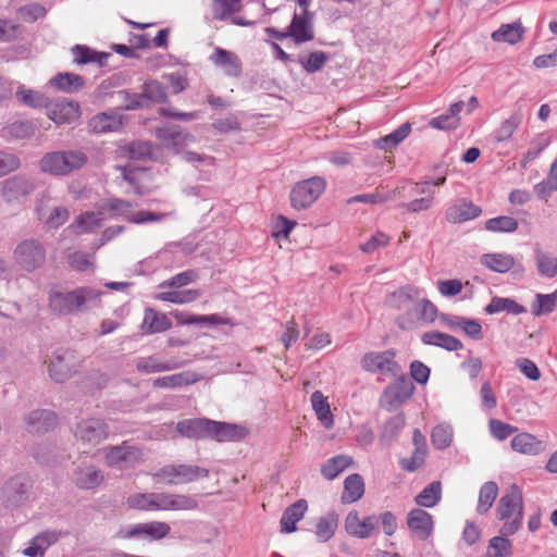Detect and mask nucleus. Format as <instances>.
Wrapping results in <instances>:
<instances>
[{"mask_svg":"<svg viewBox=\"0 0 557 557\" xmlns=\"http://www.w3.org/2000/svg\"><path fill=\"white\" fill-rule=\"evenodd\" d=\"M366 491L362 476L358 473L348 475L344 481V491L342 493L343 504H352L359 500Z\"/></svg>","mask_w":557,"mask_h":557,"instance_id":"34","label":"nucleus"},{"mask_svg":"<svg viewBox=\"0 0 557 557\" xmlns=\"http://www.w3.org/2000/svg\"><path fill=\"white\" fill-rule=\"evenodd\" d=\"M411 132V124L404 123L393 133L376 140L375 145L380 149H392L399 145Z\"/></svg>","mask_w":557,"mask_h":557,"instance_id":"53","label":"nucleus"},{"mask_svg":"<svg viewBox=\"0 0 557 557\" xmlns=\"http://www.w3.org/2000/svg\"><path fill=\"white\" fill-rule=\"evenodd\" d=\"M400 195V189H385V188H376L373 193L370 194H361L351 197L348 199V203L351 202H364L371 205L384 203L386 201L395 200Z\"/></svg>","mask_w":557,"mask_h":557,"instance_id":"40","label":"nucleus"},{"mask_svg":"<svg viewBox=\"0 0 557 557\" xmlns=\"http://www.w3.org/2000/svg\"><path fill=\"white\" fill-rule=\"evenodd\" d=\"M28 488V481L23 476H16L5 483L3 491L8 502L13 505H18L24 499V495L27 493Z\"/></svg>","mask_w":557,"mask_h":557,"instance_id":"44","label":"nucleus"},{"mask_svg":"<svg viewBox=\"0 0 557 557\" xmlns=\"http://www.w3.org/2000/svg\"><path fill=\"white\" fill-rule=\"evenodd\" d=\"M50 84L62 91L73 92L84 86V79L74 73H59L50 81Z\"/></svg>","mask_w":557,"mask_h":557,"instance_id":"47","label":"nucleus"},{"mask_svg":"<svg viewBox=\"0 0 557 557\" xmlns=\"http://www.w3.org/2000/svg\"><path fill=\"white\" fill-rule=\"evenodd\" d=\"M361 367L366 372L381 374L384 376H397L401 367L396 361V351L387 349L384 351H369L361 358Z\"/></svg>","mask_w":557,"mask_h":557,"instance_id":"7","label":"nucleus"},{"mask_svg":"<svg viewBox=\"0 0 557 557\" xmlns=\"http://www.w3.org/2000/svg\"><path fill=\"white\" fill-rule=\"evenodd\" d=\"M453 440V432L449 426L446 425H436L431 433L432 444L438 448L444 449L448 447Z\"/></svg>","mask_w":557,"mask_h":557,"instance_id":"64","label":"nucleus"},{"mask_svg":"<svg viewBox=\"0 0 557 557\" xmlns=\"http://www.w3.org/2000/svg\"><path fill=\"white\" fill-rule=\"evenodd\" d=\"M74 368V356L69 351L55 352L48 367L50 377L58 383H62L70 379L75 372Z\"/></svg>","mask_w":557,"mask_h":557,"instance_id":"20","label":"nucleus"},{"mask_svg":"<svg viewBox=\"0 0 557 557\" xmlns=\"http://www.w3.org/2000/svg\"><path fill=\"white\" fill-rule=\"evenodd\" d=\"M197 502L189 495L170 492H153L154 511H183L197 508Z\"/></svg>","mask_w":557,"mask_h":557,"instance_id":"14","label":"nucleus"},{"mask_svg":"<svg viewBox=\"0 0 557 557\" xmlns=\"http://www.w3.org/2000/svg\"><path fill=\"white\" fill-rule=\"evenodd\" d=\"M515 258L509 253H485L481 257V264L497 273H506L515 267Z\"/></svg>","mask_w":557,"mask_h":557,"instance_id":"39","label":"nucleus"},{"mask_svg":"<svg viewBox=\"0 0 557 557\" xmlns=\"http://www.w3.org/2000/svg\"><path fill=\"white\" fill-rule=\"evenodd\" d=\"M209 429L208 437L219 442L239 441L248 433L244 426L212 420H209Z\"/></svg>","mask_w":557,"mask_h":557,"instance_id":"22","label":"nucleus"},{"mask_svg":"<svg viewBox=\"0 0 557 557\" xmlns=\"http://www.w3.org/2000/svg\"><path fill=\"white\" fill-rule=\"evenodd\" d=\"M209 430V419H187L176 424L180 435L188 438H206Z\"/></svg>","mask_w":557,"mask_h":557,"instance_id":"30","label":"nucleus"},{"mask_svg":"<svg viewBox=\"0 0 557 557\" xmlns=\"http://www.w3.org/2000/svg\"><path fill=\"white\" fill-rule=\"evenodd\" d=\"M522 116L519 112H513L508 119L504 120L496 131V140L497 141H507L509 140L513 133L517 131L519 125L521 124Z\"/></svg>","mask_w":557,"mask_h":557,"instance_id":"57","label":"nucleus"},{"mask_svg":"<svg viewBox=\"0 0 557 557\" xmlns=\"http://www.w3.org/2000/svg\"><path fill=\"white\" fill-rule=\"evenodd\" d=\"M496 515L503 527L499 532L503 535H513L522 523L523 503L522 494L517 485H511L500 497Z\"/></svg>","mask_w":557,"mask_h":557,"instance_id":"2","label":"nucleus"},{"mask_svg":"<svg viewBox=\"0 0 557 557\" xmlns=\"http://www.w3.org/2000/svg\"><path fill=\"white\" fill-rule=\"evenodd\" d=\"M326 181L322 176H312L294 185L290 190V205L296 210L310 208L325 191Z\"/></svg>","mask_w":557,"mask_h":557,"instance_id":"5","label":"nucleus"},{"mask_svg":"<svg viewBox=\"0 0 557 557\" xmlns=\"http://www.w3.org/2000/svg\"><path fill=\"white\" fill-rule=\"evenodd\" d=\"M535 261L537 271L542 276L553 278L557 275V257L553 253L536 249Z\"/></svg>","mask_w":557,"mask_h":557,"instance_id":"48","label":"nucleus"},{"mask_svg":"<svg viewBox=\"0 0 557 557\" xmlns=\"http://www.w3.org/2000/svg\"><path fill=\"white\" fill-rule=\"evenodd\" d=\"M104 458L109 467L126 469L141 463L144 453L140 448L123 442L122 445L110 447Z\"/></svg>","mask_w":557,"mask_h":557,"instance_id":"12","label":"nucleus"},{"mask_svg":"<svg viewBox=\"0 0 557 557\" xmlns=\"http://www.w3.org/2000/svg\"><path fill=\"white\" fill-rule=\"evenodd\" d=\"M75 437L87 447H92L109 436V429L104 421L100 419H87L81 421L75 429Z\"/></svg>","mask_w":557,"mask_h":557,"instance_id":"13","label":"nucleus"},{"mask_svg":"<svg viewBox=\"0 0 557 557\" xmlns=\"http://www.w3.org/2000/svg\"><path fill=\"white\" fill-rule=\"evenodd\" d=\"M171 527L164 521H149L136 523L122 528L116 532L115 537L120 540H141L160 541L170 534Z\"/></svg>","mask_w":557,"mask_h":557,"instance_id":"10","label":"nucleus"},{"mask_svg":"<svg viewBox=\"0 0 557 557\" xmlns=\"http://www.w3.org/2000/svg\"><path fill=\"white\" fill-rule=\"evenodd\" d=\"M36 188L35 180L24 174L13 175L0 183L1 200L9 206L23 205Z\"/></svg>","mask_w":557,"mask_h":557,"instance_id":"6","label":"nucleus"},{"mask_svg":"<svg viewBox=\"0 0 557 557\" xmlns=\"http://www.w3.org/2000/svg\"><path fill=\"white\" fill-rule=\"evenodd\" d=\"M507 535L494 536L488 543V554L494 557H509L512 554L511 542Z\"/></svg>","mask_w":557,"mask_h":557,"instance_id":"60","label":"nucleus"},{"mask_svg":"<svg viewBox=\"0 0 557 557\" xmlns=\"http://www.w3.org/2000/svg\"><path fill=\"white\" fill-rule=\"evenodd\" d=\"M47 115L55 124H71L79 120L81 107L76 101L60 98L48 102Z\"/></svg>","mask_w":557,"mask_h":557,"instance_id":"15","label":"nucleus"},{"mask_svg":"<svg viewBox=\"0 0 557 557\" xmlns=\"http://www.w3.org/2000/svg\"><path fill=\"white\" fill-rule=\"evenodd\" d=\"M524 28L520 22L503 24L497 30L492 33V39L496 42H507L515 45L522 40Z\"/></svg>","mask_w":557,"mask_h":557,"instance_id":"41","label":"nucleus"},{"mask_svg":"<svg viewBox=\"0 0 557 557\" xmlns=\"http://www.w3.org/2000/svg\"><path fill=\"white\" fill-rule=\"evenodd\" d=\"M26 430L32 434H40L53 429L57 416L49 410H34L25 419Z\"/></svg>","mask_w":557,"mask_h":557,"instance_id":"23","label":"nucleus"},{"mask_svg":"<svg viewBox=\"0 0 557 557\" xmlns=\"http://www.w3.org/2000/svg\"><path fill=\"white\" fill-rule=\"evenodd\" d=\"M102 292L91 286H81L72 290H52L49 294V308L60 315H69L88 310L98 305Z\"/></svg>","mask_w":557,"mask_h":557,"instance_id":"1","label":"nucleus"},{"mask_svg":"<svg viewBox=\"0 0 557 557\" xmlns=\"http://www.w3.org/2000/svg\"><path fill=\"white\" fill-rule=\"evenodd\" d=\"M406 419L403 413H398L391 419H388L382 426V431L380 434V441L383 444H389L393 442L401 429L405 426Z\"/></svg>","mask_w":557,"mask_h":557,"instance_id":"52","label":"nucleus"},{"mask_svg":"<svg viewBox=\"0 0 557 557\" xmlns=\"http://www.w3.org/2000/svg\"><path fill=\"white\" fill-rule=\"evenodd\" d=\"M176 368V364L162 361L153 356L141 357L136 361L137 371L146 374L166 372Z\"/></svg>","mask_w":557,"mask_h":557,"instance_id":"46","label":"nucleus"},{"mask_svg":"<svg viewBox=\"0 0 557 557\" xmlns=\"http://www.w3.org/2000/svg\"><path fill=\"white\" fill-rule=\"evenodd\" d=\"M287 29L289 37L293 38L296 44H304L314 38L312 16L310 13L294 14Z\"/></svg>","mask_w":557,"mask_h":557,"instance_id":"21","label":"nucleus"},{"mask_svg":"<svg viewBox=\"0 0 557 557\" xmlns=\"http://www.w3.org/2000/svg\"><path fill=\"white\" fill-rule=\"evenodd\" d=\"M156 135L164 147L173 148L176 152L190 139V135L183 133L177 126L160 127L156 131Z\"/></svg>","mask_w":557,"mask_h":557,"instance_id":"28","label":"nucleus"},{"mask_svg":"<svg viewBox=\"0 0 557 557\" xmlns=\"http://www.w3.org/2000/svg\"><path fill=\"white\" fill-rule=\"evenodd\" d=\"M482 213L480 207L471 201L461 200L450 206L445 213V218L449 223L457 224L478 218Z\"/></svg>","mask_w":557,"mask_h":557,"instance_id":"24","label":"nucleus"},{"mask_svg":"<svg viewBox=\"0 0 557 557\" xmlns=\"http://www.w3.org/2000/svg\"><path fill=\"white\" fill-rule=\"evenodd\" d=\"M557 307V289L552 294H537L536 300L532 306L534 315L548 314Z\"/></svg>","mask_w":557,"mask_h":557,"instance_id":"56","label":"nucleus"},{"mask_svg":"<svg viewBox=\"0 0 557 557\" xmlns=\"http://www.w3.org/2000/svg\"><path fill=\"white\" fill-rule=\"evenodd\" d=\"M200 297L198 289H160L156 299L175 305H186L196 301Z\"/></svg>","mask_w":557,"mask_h":557,"instance_id":"32","label":"nucleus"},{"mask_svg":"<svg viewBox=\"0 0 557 557\" xmlns=\"http://www.w3.org/2000/svg\"><path fill=\"white\" fill-rule=\"evenodd\" d=\"M485 227L491 232L511 233L518 228V222L511 216L502 215L486 221Z\"/></svg>","mask_w":557,"mask_h":557,"instance_id":"61","label":"nucleus"},{"mask_svg":"<svg viewBox=\"0 0 557 557\" xmlns=\"http://www.w3.org/2000/svg\"><path fill=\"white\" fill-rule=\"evenodd\" d=\"M430 182H423L398 187L400 189L398 198L426 194V197L413 199L403 207L409 212H420L430 209L433 202V191L430 190Z\"/></svg>","mask_w":557,"mask_h":557,"instance_id":"16","label":"nucleus"},{"mask_svg":"<svg viewBox=\"0 0 557 557\" xmlns=\"http://www.w3.org/2000/svg\"><path fill=\"white\" fill-rule=\"evenodd\" d=\"M534 190L541 199L547 198L557 191V166L553 163L547 177L534 186Z\"/></svg>","mask_w":557,"mask_h":557,"instance_id":"58","label":"nucleus"},{"mask_svg":"<svg viewBox=\"0 0 557 557\" xmlns=\"http://www.w3.org/2000/svg\"><path fill=\"white\" fill-rule=\"evenodd\" d=\"M504 311L518 315L525 312V308L512 298L497 296L493 297L491 302L485 307V312L488 314H496Z\"/></svg>","mask_w":557,"mask_h":557,"instance_id":"43","label":"nucleus"},{"mask_svg":"<svg viewBox=\"0 0 557 557\" xmlns=\"http://www.w3.org/2000/svg\"><path fill=\"white\" fill-rule=\"evenodd\" d=\"M308 509V504L305 499H299L293 505L288 506L280 521L282 533H293L297 530V522L300 521Z\"/></svg>","mask_w":557,"mask_h":557,"instance_id":"25","label":"nucleus"},{"mask_svg":"<svg viewBox=\"0 0 557 557\" xmlns=\"http://www.w3.org/2000/svg\"><path fill=\"white\" fill-rule=\"evenodd\" d=\"M102 220L100 212H84L72 222L69 230L75 234L91 233L101 227Z\"/></svg>","mask_w":557,"mask_h":557,"instance_id":"37","label":"nucleus"},{"mask_svg":"<svg viewBox=\"0 0 557 557\" xmlns=\"http://www.w3.org/2000/svg\"><path fill=\"white\" fill-rule=\"evenodd\" d=\"M209 476V470L203 467L187 463L164 465L152 473L157 484L182 485Z\"/></svg>","mask_w":557,"mask_h":557,"instance_id":"3","label":"nucleus"},{"mask_svg":"<svg viewBox=\"0 0 557 557\" xmlns=\"http://www.w3.org/2000/svg\"><path fill=\"white\" fill-rule=\"evenodd\" d=\"M395 381L387 385L383 391L380 404L387 410H395L405 404L414 393L413 383L400 372L394 376Z\"/></svg>","mask_w":557,"mask_h":557,"instance_id":"9","label":"nucleus"},{"mask_svg":"<svg viewBox=\"0 0 557 557\" xmlns=\"http://www.w3.org/2000/svg\"><path fill=\"white\" fill-rule=\"evenodd\" d=\"M438 309L429 299L422 298L414 304V312L406 311L397 318V325L405 331L432 324L437 318Z\"/></svg>","mask_w":557,"mask_h":557,"instance_id":"8","label":"nucleus"},{"mask_svg":"<svg viewBox=\"0 0 557 557\" xmlns=\"http://www.w3.org/2000/svg\"><path fill=\"white\" fill-rule=\"evenodd\" d=\"M89 125L95 133H106L117 129L121 121L115 114L101 113L94 116Z\"/></svg>","mask_w":557,"mask_h":557,"instance_id":"55","label":"nucleus"},{"mask_svg":"<svg viewBox=\"0 0 557 557\" xmlns=\"http://www.w3.org/2000/svg\"><path fill=\"white\" fill-rule=\"evenodd\" d=\"M345 529L348 534L359 537L368 539L376 533L379 529V520L376 515H370L360 518L357 511H350L345 519Z\"/></svg>","mask_w":557,"mask_h":557,"instance_id":"17","label":"nucleus"},{"mask_svg":"<svg viewBox=\"0 0 557 557\" xmlns=\"http://www.w3.org/2000/svg\"><path fill=\"white\" fill-rule=\"evenodd\" d=\"M242 0H212L211 12L214 20L223 21L240 11Z\"/></svg>","mask_w":557,"mask_h":557,"instance_id":"51","label":"nucleus"},{"mask_svg":"<svg viewBox=\"0 0 557 557\" xmlns=\"http://www.w3.org/2000/svg\"><path fill=\"white\" fill-rule=\"evenodd\" d=\"M421 341L424 345L437 346L448 351L460 350L463 347L462 343L458 338L438 331L425 332L422 335Z\"/></svg>","mask_w":557,"mask_h":557,"instance_id":"31","label":"nucleus"},{"mask_svg":"<svg viewBox=\"0 0 557 557\" xmlns=\"http://www.w3.org/2000/svg\"><path fill=\"white\" fill-rule=\"evenodd\" d=\"M511 448L524 455H537L544 450V444L534 435L523 432L511 440Z\"/></svg>","mask_w":557,"mask_h":557,"instance_id":"33","label":"nucleus"},{"mask_svg":"<svg viewBox=\"0 0 557 557\" xmlns=\"http://www.w3.org/2000/svg\"><path fill=\"white\" fill-rule=\"evenodd\" d=\"M327 60L329 55L325 52L313 51L310 52L306 58H301L299 62L307 72L314 73L320 71Z\"/></svg>","mask_w":557,"mask_h":557,"instance_id":"62","label":"nucleus"},{"mask_svg":"<svg viewBox=\"0 0 557 557\" xmlns=\"http://www.w3.org/2000/svg\"><path fill=\"white\" fill-rule=\"evenodd\" d=\"M209 60L230 77H238L242 73V61L233 51L216 47L210 54Z\"/></svg>","mask_w":557,"mask_h":557,"instance_id":"19","label":"nucleus"},{"mask_svg":"<svg viewBox=\"0 0 557 557\" xmlns=\"http://www.w3.org/2000/svg\"><path fill=\"white\" fill-rule=\"evenodd\" d=\"M198 277V274L194 270H187L181 273H177L176 275L172 276L171 278L163 281L159 284V289H172V288H181L184 287L193 282H195Z\"/></svg>","mask_w":557,"mask_h":557,"instance_id":"59","label":"nucleus"},{"mask_svg":"<svg viewBox=\"0 0 557 557\" xmlns=\"http://www.w3.org/2000/svg\"><path fill=\"white\" fill-rule=\"evenodd\" d=\"M465 107L463 101L450 104L448 111L440 116L433 117L429 125L435 129L450 131L456 129L460 125L459 113Z\"/></svg>","mask_w":557,"mask_h":557,"instance_id":"26","label":"nucleus"},{"mask_svg":"<svg viewBox=\"0 0 557 557\" xmlns=\"http://www.w3.org/2000/svg\"><path fill=\"white\" fill-rule=\"evenodd\" d=\"M17 100L30 108H46L48 107L49 99L40 91L33 90L21 86L16 90Z\"/></svg>","mask_w":557,"mask_h":557,"instance_id":"50","label":"nucleus"},{"mask_svg":"<svg viewBox=\"0 0 557 557\" xmlns=\"http://www.w3.org/2000/svg\"><path fill=\"white\" fill-rule=\"evenodd\" d=\"M67 260L70 267L76 271H88L95 268L94 255L91 253L74 251Z\"/></svg>","mask_w":557,"mask_h":557,"instance_id":"63","label":"nucleus"},{"mask_svg":"<svg viewBox=\"0 0 557 557\" xmlns=\"http://www.w3.org/2000/svg\"><path fill=\"white\" fill-rule=\"evenodd\" d=\"M311 405L318 420L325 429H331L334 425V416L331 412L327 397L322 392L315 391L311 395Z\"/></svg>","mask_w":557,"mask_h":557,"instance_id":"36","label":"nucleus"},{"mask_svg":"<svg viewBox=\"0 0 557 557\" xmlns=\"http://www.w3.org/2000/svg\"><path fill=\"white\" fill-rule=\"evenodd\" d=\"M199 381V375L193 371H183L180 373L158 377L153 380L152 385L157 388H178L191 385Z\"/></svg>","mask_w":557,"mask_h":557,"instance_id":"29","label":"nucleus"},{"mask_svg":"<svg viewBox=\"0 0 557 557\" xmlns=\"http://www.w3.org/2000/svg\"><path fill=\"white\" fill-rule=\"evenodd\" d=\"M407 527L417 539L426 541L433 533V517L421 508L411 509L407 516Z\"/></svg>","mask_w":557,"mask_h":557,"instance_id":"18","label":"nucleus"},{"mask_svg":"<svg viewBox=\"0 0 557 557\" xmlns=\"http://www.w3.org/2000/svg\"><path fill=\"white\" fill-rule=\"evenodd\" d=\"M421 295V289L413 285H406L393 292L388 296V304L392 308L397 310H406Z\"/></svg>","mask_w":557,"mask_h":557,"instance_id":"27","label":"nucleus"},{"mask_svg":"<svg viewBox=\"0 0 557 557\" xmlns=\"http://www.w3.org/2000/svg\"><path fill=\"white\" fill-rule=\"evenodd\" d=\"M15 262L25 271L40 268L46 260V250L36 239H24L14 250Z\"/></svg>","mask_w":557,"mask_h":557,"instance_id":"11","label":"nucleus"},{"mask_svg":"<svg viewBox=\"0 0 557 557\" xmlns=\"http://www.w3.org/2000/svg\"><path fill=\"white\" fill-rule=\"evenodd\" d=\"M354 465V458L348 455H337L326 460L321 467V474L326 480H333L345 469Z\"/></svg>","mask_w":557,"mask_h":557,"instance_id":"42","label":"nucleus"},{"mask_svg":"<svg viewBox=\"0 0 557 557\" xmlns=\"http://www.w3.org/2000/svg\"><path fill=\"white\" fill-rule=\"evenodd\" d=\"M103 475L100 470L94 466L79 468L75 471L73 481L79 488L90 490L101 484Z\"/></svg>","mask_w":557,"mask_h":557,"instance_id":"38","label":"nucleus"},{"mask_svg":"<svg viewBox=\"0 0 557 557\" xmlns=\"http://www.w3.org/2000/svg\"><path fill=\"white\" fill-rule=\"evenodd\" d=\"M126 506L137 511L153 512V492H137L128 495Z\"/></svg>","mask_w":557,"mask_h":557,"instance_id":"54","label":"nucleus"},{"mask_svg":"<svg viewBox=\"0 0 557 557\" xmlns=\"http://www.w3.org/2000/svg\"><path fill=\"white\" fill-rule=\"evenodd\" d=\"M87 162V157L78 150L53 151L46 153L39 161L42 172L63 176L81 169Z\"/></svg>","mask_w":557,"mask_h":557,"instance_id":"4","label":"nucleus"},{"mask_svg":"<svg viewBox=\"0 0 557 557\" xmlns=\"http://www.w3.org/2000/svg\"><path fill=\"white\" fill-rule=\"evenodd\" d=\"M172 327V322L166 314L148 308L145 310L143 329L146 333H161Z\"/></svg>","mask_w":557,"mask_h":557,"instance_id":"35","label":"nucleus"},{"mask_svg":"<svg viewBox=\"0 0 557 557\" xmlns=\"http://www.w3.org/2000/svg\"><path fill=\"white\" fill-rule=\"evenodd\" d=\"M442 498V484L434 481L425 486L416 497L414 502L420 507L432 508L440 503Z\"/></svg>","mask_w":557,"mask_h":557,"instance_id":"45","label":"nucleus"},{"mask_svg":"<svg viewBox=\"0 0 557 557\" xmlns=\"http://www.w3.org/2000/svg\"><path fill=\"white\" fill-rule=\"evenodd\" d=\"M497 495V484L493 481L485 482L480 490L476 511L480 515L486 513L492 508Z\"/></svg>","mask_w":557,"mask_h":557,"instance_id":"49","label":"nucleus"}]
</instances>
